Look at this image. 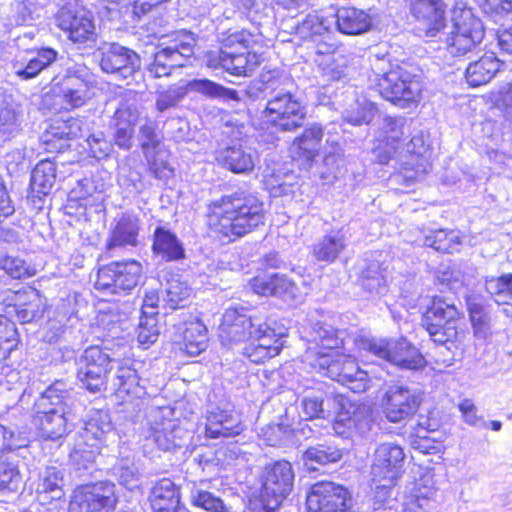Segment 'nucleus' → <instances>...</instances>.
Wrapping results in <instances>:
<instances>
[{
	"mask_svg": "<svg viewBox=\"0 0 512 512\" xmlns=\"http://www.w3.org/2000/svg\"><path fill=\"white\" fill-rule=\"evenodd\" d=\"M249 312L242 306L227 308L220 325V337L223 343L246 342L243 354L253 363H262L280 353L285 334L271 328L266 317Z\"/></svg>",
	"mask_w": 512,
	"mask_h": 512,
	"instance_id": "f257e3e1",
	"label": "nucleus"
},
{
	"mask_svg": "<svg viewBox=\"0 0 512 512\" xmlns=\"http://www.w3.org/2000/svg\"><path fill=\"white\" fill-rule=\"evenodd\" d=\"M264 204L255 195L236 191L212 201L207 207L210 230L229 243L264 225Z\"/></svg>",
	"mask_w": 512,
	"mask_h": 512,
	"instance_id": "f03ea898",
	"label": "nucleus"
},
{
	"mask_svg": "<svg viewBox=\"0 0 512 512\" xmlns=\"http://www.w3.org/2000/svg\"><path fill=\"white\" fill-rule=\"evenodd\" d=\"M71 387L62 380L52 383L35 401L32 423L41 437L58 440L70 431Z\"/></svg>",
	"mask_w": 512,
	"mask_h": 512,
	"instance_id": "7ed1b4c3",
	"label": "nucleus"
},
{
	"mask_svg": "<svg viewBox=\"0 0 512 512\" xmlns=\"http://www.w3.org/2000/svg\"><path fill=\"white\" fill-rule=\"evenodd\" d=\"M380 95L400 108L416 103L421 95L419 77L406 69L396 66L390 68L389 60L376 57L371 64Z\"/></svg>",
	"mask_w": 512,
	"mask_h": 512,
	"instance_id": "20e7f679",
	"label": "nucleus"
},
{
	"mask_svg": "<svg viewBox=\"0 0 512 512\" xmlns=\"http://www.w3.org/2000/svg\"><path fill=\"white\" fill-rule=\"evenodd\" d=\"M195 46L196 38L189 31H179L164 38L151 52L148 73L154 78L171 75L173 70L187 65L194 56Z\"/></svg>",
	"mask_w": 512,
	"mask_h": 512,
	"instance_id": "39448f33",
	"label": "nucleus"
},
{
	"mask_svg": "<svg viewBox=\"0 0 512 512\" xmlns=\"http://www.w3.org/2000/svg\"><path fill=\"white\" fill-rule=\"evenodd\" d=\"M294 471L288 461H277L265 467L261 487L249 501L252 512H275L290 494L294 483Z\"/></svg>",
	"mask_w": 512,
	"mask_h": 512,
	"instance_id": "423d86ee",
	"label": "nucleus"
},
{
	"mask_svg": "<svg viewBox=\"0 0 512 512\" xmlns=\"http://www.w3.org/2000/svg\"><path fill=\"white\" fill-rule=\"evenodd\" d=\"M263 116L278 131L292 132L303 126L307 107L296 89L278 84L268 97Z\"/></svg>",
	"mask_w": 512,
	"mask_h": 512,
	"instance_id": "0eeeda50",
	"label": "nucleus"
},
{
	"mask_svg": "<svg viewBox=\"0 0 512 512\" xmlns=\"http://www.w3.org/2000/svg\"><path fill=\"white\" fill-rule=\"evenodd\" d=\"M358 347L375 357L390 362L402 369L417 370L424 366V358L419 350L406 338L363 337Z\"/></svg>",
	"mask_w": 512,
	"mask_h": 512,
	"instance_id": "6e6552de",
	"label": "nucleus"
},
{
	"mask_svg": "<svg viewBox=\"0 0 512 512\" xmlns=\"http://www.w3.org/2000/svg\"><path fill=\"white\" fill-rule=\"evenodd\" d=\"M459 316L460 313L453 302L435 296L423 315L422 326L435 344L446 345L450 350L458 334Z\"/></svg>",
	"mask_w": 512,
	"mask_h": 512,
	"instance_id": "1a4fd4ad",
	"label": "nucleus"
},
{
	"mask_svg": "<svg viewBox=\"0 0 512 512\" xmlns=\"http://www.w3.org/2000/svg\"><path fill=\"white\" fill-rule=\"evenodd\" d=\"M141 277L142 265L138 261H113L98 269L94 287L105 295H117L134 289Z\"/></svg>",
	"mask_w": 512,
	"mask_h": 512,
	"instance_id": "9d476101",
	"label": "nucleus"
},
{
	"mask_svg": "<svg viewBox=\"0 0 512 512\" xmlns=\"http://www.w3.org/2000/svg\"><path fill=\"white\" fill-rule=\"evenodd\" d=\"M112 360L99 346L86 348L77 362V379L82 387L92 393L104 390Z\"/></svg>",
	"mask_w": 512,
	"mask_h": 512,
	"instance_id": "9b49d317",
	"label": "nucleus"
},
{
	"mask_svg": "<svg viewBox=\"0 0 512 512\" xmlns=\"http://www.w3.org/2000/svg\"><path fill=\"white\" fill-rule=\"evenodd\" d=\"M405 454L401 446L385 442L377 446L373 454L371 475L377 487L391 488L402 473Z\"/></svg>",
	"mask_w": 512,
	"mask_h": 512,
	"instance_id": "f8f14e48",
	"label": "nucleus"
},
{
	"mask_svg": "<svg viewBox=\"0 0 512 512\" xmlns=\"http://www.w3.org/2000/svg\"><path fill=\"white\" fill-rule=\"evenodd\" d=\"M306 505L309 512H348L352 499L342 485L321 481L311 486Z\"/></svg>",
	"mask_w": 512,
	"mask_h": 512,
	"instance_id": "ddd939ff",
	"label": "nucleus"
},
{
	"mask_svg": "<svg viewBox=\"0 0 512 512\" xmlns=\"http://www.w3.org/2000/svg\"><path fill=\"white\" fill-rule=\"evenodd\" d=\"M143 436L146 441L145 446L153 444L160 450L170 451L182 447L189 433L175 420L166 418L163 411L159 410L147 422V426L143 429Z\"/></svg>",
	"mask_w": 512,
	"mask_h": 512,
	"instance_id": "4468645a",
	"label": "nucleus"
},
{
	"mask_svg": "<svg viewBox=\"0 0 512 512\" xmlns=\"http://www.w3.org/2000/svg\"><path fill=\"white\" fill-rule=\"evenodd\" d=\"M384 413L392 423L408 420L418 410L422 402V392L402 384L390 385L385 392Z\"/></svg>",
	"mask_w": 512,
	"mask_h": 512,
	"instance_id": "2eb2a0df",
	"label": "nucleus"
},
{
	"mask_svg": "<svg viewBox=\"0 0 512 512\" xmlns=\"http://www.w3.org/2000/svg\"><path fill=\"white\" fill-rule=\"evenodd\" d=\"M240 414L229 401L210 404L206 410L205 435L209 438L233 437L241 434Z\"/></svg>",
	"mask_w": 512,
	"mask_h": 512,
	"instance_id": "dca6fc26",
	"label": "nucleus"
},
{
	"mask_svg": "<svg viewBox=\"0 0 512 512\" xmlns=\"http://www.w3.org/2000/svg\"><path fill=\"white\" fill-rule=\"evenodd\" d=\"M98 51L101 54L100 67L105 73L126 79L141 68L140 55L118 43L103 42Z\"/></svg>",
	"mask_w": 512,
	"mask_h": 512,
	"instance_id": "f3484780",
	"label": "nucleus"
},
{
	"mask_svg": "<svg viewBox=\"0 0 512 512\" xmlns=\"http://www.w3.org/2000/svg\"><path fill=\"white\" fill-rule=\"evenodd\" d=\"M115 504L114 484L97 483L74 492L69 512H108Z\"/></svg>",
	"mask_w": 512,
	"mask_h": 512,
	"instance_id": "a211bd4d",
	"label": "nucleus"
},
{
	"mask_svg": "<svg viewBox=\"0 0 512 512\" xmlns=\"http://www.w3.org/2000/svg\"><path fill=\"white\" fill-rule=\"evenodd\" d=\"M58 51L51 47L32 48L15 55L11 62L12 73L22 81L36 78L58 59Z\"/></svg>",
	"mask_w": 512,
	"mask_h": 512,
	"instance_id": "6ab92c4d",
	"label": "nucleus"
},
{
	"mask_svg": "<svg viewBox=\"0 0 512 512\" xmlns=\"http://www.w3.org/2000/svg\"><path fill=\"white\" fill-rule=\"evenodd\" d=\"M260 62V55L254 52L236 53L219 49L206 54V65L209 68L222 69L233 76H250Z\"/></svg>",
	"mask_w": 512,
	"mask_h": 512,
	"instance_id": "aec40b11",
	"label": "nucleus"
},
{
	"mask_svg": "<svg viewBox=\"0 0 512 512\" xmlns=\"http://www.w3.org/2000/svg\"><path fill=\"white\" fill-rule=\"evenodd\" d=\"M305 360L317 372L339 383L350 375L349 372H357L358 367L354 357L337 351H318L315 355L309 351L305 355Z\"/></svg>",
	"mask_w": 512,
	"mask_h": 512,
	"instance_id": "412c9836",
	"label": "nucleus"
},
{
	"mask_svg": "<svg viewBox=\"0 0 512 512\" xmlns=\"http://www.w3.org/2000/svg\"><path fill=\"white\" fill-rule=\"evenodd\" d=\"M57 24L59 28L68 33L69 39L75 43L96 40L93 15L84 8L63 7L57 14Z\"/></svg>",
	"mask_w": 512,
	"mask_h": 512,
	"instance_id": "4be33fe9",
	"label": "nucleus"
},
{
	"mask_svg": "<svg viewBox=\"0 0 512 512\" xmlns=\"http://www.w3.org/2000/svg\"><path fill=\"white\" fill-rule=\"evenodd\" d=\"M374 421L372 410L367 405L349 404L343 405L333 422V430L342 437H352L366 435L373 427Z\"/></svg>",
	"mask_w": 512,
	"mask_h": 512,
	"instance_id": "5701e85b",
	"label": "nucleus"
},
{
	"mask_svg": "<svg viewBox=\"0 0 512 512\" xmlns=\"http://www.w3.org/2000/svg\"><path fill=\"white\" fill-rule=\"evenodd\" d=\"M252 290L263 296H276L290 303L301 301L302 294L295 282L286 275H258L250 280Z\"/></svg>",
	"mask_w": 512,
	"mask_h": 512,
	"instance_id": "b1692460",
	"label": "nucleus"
},
{
	"mask_svg": "<svg viewBox=\"0 0 512 512\" xmlns=\"http://www.w3.org/2000/svg\"><path fill=\"white\" fill-rule=\"evenodd\" d=\"M407 119L402 116H386L383 118L379 138L384 143L383 148L377 149V160L381 164H388L396 159L401 148L402 136L408 131Z\"/></svg>",
	"mask_w": 512,
	"mask_h": 512,
	"instance_id": "393cba45",
	"label": "nucleus"
},
{
	"mask_svg": "<svg viewBox=\"0 0 512 512\" xmlns=\"http://www.w3.org/2000/svg\"><path fill=\"white\" fill-rule=\"evenodd\" d=\"M452 33L461 38L473 40L478 46L484 38L485 30L482 21L462 2L456 3L451 10Z\"/></svg>",
	"mask_w": 512,
	"mask_h": 512,
	"instance_id": "a878e982",
	"label": "nucleus"
},
{
	"mask_svg": "<svg viewBox=\"0 0 512 512\" xmlns=\"http://www.w3.org/2000/svg\"><path fill=\"white\" fill-rule=\"evenodd\" d=\"M149 501L153 512H188L180 504L179 488L168 478L160 479L154 484Z\"/></svg>",
	"mask_w": 512,
	"mask_h": 512,
	"instance_id": "bb28decb",
	"label": "nucleus"
},
{
	"mask_svg": "<svg viewBox=\"0 0 512 512\" xmlns=\"http://www.w3.org/2000/svg\"><path fill=\"white\" fill-rule=\"evenodd\" d=\"M56 172V163L50 159L41 160L32 170L28 198L35 206L51 192L56 182Z\"/></svg>",
	"mask_w": 512,
	"mask_h": 512,
	"instance_id": "cd10ccee",
	"label": "nucleus"
},
{
	"mask_svg": "<svg viewBox=\"0 0 512 512\" xmlns=\"http://www.w3.org/2000/svg\"><path fill=\"white\" fill-rule=\"evenodd\" d=\"M323 135V129L318 124L305 128L291 145L290 151L293 158L302 161L305 165L312 163L321 149Z\"/></svg>",
	"mask_w": 512,
	"mask_h": 512,
	"instance_id": "c85d7f7f",
	"label": "nucleus"
},
{
	"mask_svg": "<svg viewBox=\"0 0 512 512\" xmlns=\"http://www.w3.org/2000/svg\"><path fill=\"white\" fill-rule=\"evenodd\" d=\"M113 435V423L110 414L105 410H93L90 412L81 438L90 448H98L100 443Z\"/></svg>",
	"mask_w": 512,
	"mask_h": 512,
	"instance_id": "c756f323",
	"label": "nucleus"
},
{
	"mask_svg": "<svg viewBox=\"0 0 512 512\" xmlns=\"http://www.w3.org/2000/svg\"><path fill=\"white\" fill-rule=\"evenodd\" d=\"M331 20L339 32L346 35H359L367 32L372 26L371 16L364 10L355 7H340Z\"/></svg>",
	"mask_w": 512,
	"mask_h": 512,
	"instance_id": "7c9ffc66",
	"label": "nucleus"
},
{
	"mask_svg": "<svg viewBox=\"0 0 512 512\" xmlns=\"http://www.w3.org/2000/svg\"><path fill=\"white\" fill-rule=\"evenodd\" d=\"M344 335V331L336 330L330 324L317 322L308 332L307 340L310 346L306 354L312 351L315 355L318 351L324 352L323 350L335 352L334 350L343 344Z\"/></svg>",
	"mask_w": 512,
	"mask_h": 512,
	"instance_id": "2f4dec72",
	"label": "nucleus"
},
{
	"mask_svg": "<svg viewBox=\"0 0 512 512\" xmlns=\"http://www.w3.org/2000/svg\"><path fill=\"white\" fill-rule=\"evenodd\" d=\"M137 120L135 110L123 104L115 111L111 127L114 129V144L123 150L132 148V139L134 135V125Z\"/></svg>",
	"mask_w": 512,
	"mask_h": 512,
	"instance_id": "473e14b6",
	"label": "nucleus"
},
{
	"mask_svg": "<svg viewBox=\"0 0 512 512\" xmlns=\"http://www.w3.org/2000/svg\"><path fill=\"white\" fill-rule=\"evenodd\" d=\"M257 153L250 147L233 145L220 152L218 161L236 174L249 173L254 169Z\"/></svg>",
	"mask_w": 512,
	"mask_h": 512,
	"instance_id": "72a5a7b5",
	"label": "nucleus"
},
{
	"mask_svg": "<svg viewBox=\"0 0 512 512\" xmlns=\"http://www.w3.org/2000/svg\"><path fill=\"white\" fill-rule=\"evenodd\" d=\"M140 225L137 216L124 213L111 230L106 248L112 251L117 247L136 246Z\"/></svg>",
	"mask_w": 512,
	"mask_h": 512,
	"instance_id": "f704fd0d",
	"label": "nucleus"
},
{
	"mask_svg": "<svg viewBox=\"0 0 512 512\" xmlns=\"http://www.w3.org/2000/svg\"><path fill=\"white\" fill-rule=\"evenodd\" d=\"M314 61L326 81H340L347 76L349 60L340 51L327 52L319 47Z\"/></svg>",
	"mask_w": 512,
	"mask_h": 512,
	"instance_id": "c9c22d12",
	"label": "nucleus"
},
{
	"mask_svg": "<svg viewBox=\"0 0 512 512\" xmlns=\"http://www.w3.org/2000/svg\"><path fill=\"white\" fill-rule=\"evenodd\" d=\"M501 62L489 53L471 62L465 70V78L471 87H479L489 83L500 70Z\"/></svg>",
	"mask_w": 512,
	"mask_h": 512,
	"instance_id": "e433bc0d",
	"label": "nucleus"
},
{
	"mask_svg": "<svg viewBox=\"0 0 512 512\" xmlns=\"http://www.w3.org/2000/svg\"><path fill=\"white\" fill-rule=\"evenodd\" d=\"M152 250L163 260L178 261L185 258V250L177 236L165 227H157L153 234Z\"/></svg>",
	"mask_w": 512,
	"mask_h": 512,
	"instance_id": "4c0bfd02",
	"label": "nucleus"
},
{
	"mask_svg": "<svg viewBox=\"0 0 512 512\" xmlns=\"http://www.w3.org/2000/svg\"><path fill=\"white\" fill-rule=\"evenodd\" d=\"M21 129V106L12 96L0 95V139L15 137Z\"/></svg>",
	"mask_w": 512,
	"mask_h": 512,
	"instance_id": "58836bf2",
	"label": "nucleus"
},
{
	"mask_svg": "<svg viewBox=\"0 0 512 512\" xmlns=\"http://www.w3.org/2000/svg\"><path fill=\"white\" fill-rule=\"evenodd\" d=\"M347 245L343 229L332 230L324 235L313 247V255L318 261L334 262Z\"/></svg>",
	"mask_w": 512,
	"mask_h": 512,
	"instance_id": "ea45409f",
	"label": "nucleus"
},
{
	"mask_svg": "<svg viewBox=\"0 0 512 512\" xmlns=\"http://www.w3.org/2000/svg\"><path fill=\"white\" fill-rule=\"evenodd\" d=\"M113 370L112 384L117 391L135 396L140 395L139 377L135 369L127 362L113 359L109 374Z\"/></svg>",
	"mask_w": 512,
	"mask_h": 512,
	"instance_id": "a19ab883",
	"label": "nucleus"
},
{
	"mask_svg": "<svg viewBox=\"0 0 512 512\" xmlns=\"http://www.w3.org/2000/svg\"><path fill=\"white\" fill-rule=\"evenodd\" d=\"M187 88L192 92L200 93L209 99L218 100L223 103H229L231 101L240 102L243 100V97L240 96L237 90L227 88L209 79H194L189 81Z\"/></svg>",
	"mask_w": 512,
	"mask_h": 512,
	"instance_id": "79ce46f5",
	"label": "nucleus"
},
{
	"mask_svg": "<svg viewBox=\"0 0 512 512\" xmlns=\"http://www.w3.org/2000/svg\"><path fill=\"white\" fill-rule=\"evenodd\" d=\"M442 6L441 0H411L413 15L432 25L428 29L431 36H434L443 27L444 10Z\"/></svg>",
	"mask_w": 512,
	"mask_h": 512,
	"instance_id": "37998d69",
	"label": "nucleus"
},
{
	"mask_svg": "<svg viewBox=\"0 0 512 512\" xmlns=\"http://www.w3.org/2000/svg\"><path fill=\"white\" fill-rule=\"evenodd\" d=\"M183 350L190 356H197L205 351L208 344L207 328L199 320L185 324L182 332Z\"/></svg>",
	"mask_w": 512,
	"mask_h": 512,
	"instance_id": "c03bdc74",
	"label": "nucleus"
},
{
	"mask_svg": "<svg viewBox=\"0 0 512 512\" xmlns=\"http://www.w3.org/2000/svg\"><path fill=\"white\" fill-rule=\"evenodd\" d=\"M429 145L426 143L424 134L418 133L399 150L396 161L406 170H414L418 166L419 159L424 157Z\"/></svg>",
	"mask_w": 512,
	"mask_h": 512,
	"instance_id": "a18cd8bd",
	"label": "nucleus"
},
{
	"mask_svg": "<svg viewBox=\"0 0 512 512\" xmlns=\"http://www.w3.org/2000/svg\"><path fill=\"white\" fill-rule=\"evenodd\" d=\"M362 286L375 295H383L387 291V266L379 260H371L362 271Z\"/></svg>",
	"mask_w": 512,
	"mask_h": 512,
	"instance_id": "49530a36",
	"label": "nucleus"
},
{
	"mask_svg": "<svg viewBox=\"0 0 512 512\" xmlns=\"http://www.w3.org/2000/svg\"><path fill=\"white\" fill-rule=\"evenodd\" d=\"M342 455V450L334 445L317 444L305 450L303 460L309 470H317V465L336 463Z\"/></svg>",
	"mask_w": 512,
	"mask_h": 512,
	"instance_id": "de8ad7c7",
	"label": "nucleus"
},
{
	"mask_svg": "<svg viewBox=\"0 0 512 512\" xmlns=\"http://www.w3.org/2000/svg\"><path fill=\"white\" fill-rule=\"evenodd\" d=\"M64 470L57 466H48L39 476L37 493L50 494L51 499H60L64 496Z\"/></svg>",
	"mask_w": 512,
	"mask_h": 512,
	"instance_id": "09e8293b",
	"label": "nucleus"
},
{
	"mask_svg": "<svg viewBox=\"0 0 512 512\" xmlns=\"http://www.w3.org/2000/svg\"><path fill=\"white\" fill-rule=\"evenodd\" d=\"M83 132V122L74 117L67 119H55L46 132L44 133V141L51 142L53 140L74 139L80 137Z\"/></svg>",
	"mask_w": 512,
	"mask_h": 512,
	"instance_id": "8fccbe9b",
	"label": "nucleus"
},
{
	"mask_svg": "<svg viewBox=\"0 0 512 512\" xmlns=\"http://www.w3.org/2000/svg\"><path fill=\"white\" fill-rule=\"evenodd\" d=\"M461 244L459 232L454 230H429L424 235L423 245L442 253H454Z\"/></svg>",
	"mask_w": 512,
	"mask_h": 512,
	"instance_id": "3c124183",
	"label": "nucleus"
},
{
	"mask_svg": "<svg viewBox=\"0 0 512 512\" xmlns=\"http://www.w3.org/2000/svg\"><path fill=\"white\" fill-rule=\"evenodd\" d=\"M428 482V477H423L416 483L413 493L403 503L404 512H427L431 508L436 490Z\"/></svg>",
	"mask_w": 512,
	"mask_h": 512,
	"instance_id": "603ef678",
	"label": "nucleus"
},
{
	"mask_svg": "<svg viewBox=\"0 0 512 512\" xmlns=\"http://www.w3.org/2000/svg\"><path fill=\"white\" fill-rule=\"evenodd\" d=\"M95 80L91 70L80 64H75L68 69L66 77L63 79L61 89L83 90V92H90Z\"/></svg>",
	"mask_w": 512,
	"mask_h": 512,
	"instance_id": "864d4df0",
	"label": "nucleus"
},
{
	"mask_svg": "<svg viewBox=\"0 0 512 512\" xmlns=\"http://www.w3.org/2000/svg\"><path fill=\"white\" fill-rule=\"evenodd\" d=\"M26 295L27 298L24 303L14 308V314L22 323H30L40 319L45 311V304L37 292L30 291Z\"/></svg>",
	"mask_w": 512,
	"mask_h": 512,
	"instance_id": "5fc2aeb1",
	"label": "nucleus"
},
{
	"mask_svg": "<svg viewBox=\"0 0 512 512\" xmlns=\"http://www.w3.org/2000/svg\"><path fill=\"white\" fill-rule=\"evenodd\" d=\"M331 24V20L322 18L316 12L309 13L297 25L296 34L302 39H308L328 31Z\"/></svg>",
	"mask_w": 512,
	"mask_h": 512,
	"instance_id": "6e6d98bb",
	"label": "nucleus"
},
{
	"mask_svg": "<svg viewBox=\"0 0 512 512\" xmlns=\"http://www.w3.org/2000/svg\"><path fill=\"white\" fill-rule=\"evenodd\" d=\"M144 156L148 162L149 171L156 179L166 182L174 176V168L168 162L165 151L158 149Z\"/></svg>",
	"mask_w": 512,
	"mask_h": 512,
	"instance_id": "4d7b16f0",
	"label": "nucleus"
},
{
	"mask_svg": "<svg viewBox=\"0 0 512 512\" xmlns=\"http://www.w3.org/2000/svg\"><path fill=\"white\" fill-rule=\"evenodd\" d=\"M18 345L15 323L0 315V357L6 359Z\"/></svg>",
	"mask_w": 512,
	"mask_h": 512,
	"instance_id": "13d9d810",
	"label": "nucleus"
},
{
	"mask_svg": "<svg viewBox=\"0 0 512 512\" xmlns=\"http://www.w3.org/2000/svg\"><path fill=\"white\" fill-rule=\"evenodd\" d=\"M278 86V81L273 79L270 72L261 74L260 78L251 81L243 90L244 95L251 101H257L269 97L270 93Z\"/></svg>",
	"mask_w": 512,
	"mask_h": 512,
	"instance_id": "bf43d9fd",
	"label": "nucleus"
},
{
	"mask_svg": "<svg viewBox=\"0 0 512 512\" xmlns=\"http://www.w3.org/2000/svg\"><path fill=\"white\" fill-rule=\"evenodd\" d=\"M376 112L374 103L362 99L357 100L355 106L345 112L344 118L353 125L369 124Z\"/></svg>",
	"mask_w": 512,
	"mask_h": 512,
	"instance_id": "052dcab7",
	"label": "nucleus"
},
{
	"mask_svg": "<svg viewBox=\"0 0 512 512\" xmlns=\"http://www.w3.org/2000/svg\"><path fill=\"white\" fill-rule=\"evenodd\" d=\"M114 475L121 485L132 490L138 486L139 473L135 463L128 458L121 459L113 468Z\"/></svg>",
	"mask_w": 512,
	"mask_h": 512,
	"instance_id": "680f3d73",
	"label": "nucleus"
},
{
	"mask_svg": "<svg viewBox=\"0 0 512 512\" xmlns=\"http://www.w3.org/2000/svg\"><path fill=\"white\" fill-rule=\"evenodd\" d=\"M0 269L13 279L26 278L34 273L25 260L11 255L0 256Z\"/></svg>",
	"mask_w": 512,
	"mask_h": 512,
	"instance_id": "e2e57ef3",
	"label": "nucleus"
},
{
	"mask_svg": "<svg viewBox=\"0 0 512 512\" xmlns=\"http://www.w3.org/2000/svg\"><path fill=\"white\" fill-rule=\"evenodd\" d=\"M191 289L183 282L172 280L166 287V304L171 309L185 306V301L190 297Z\"/></svg>",
	"mask_w": 512,
	"mask_h": 512,
	"instance_id": "0e129e2a",
	"label": "nucleus"
},
{
	"mask_svg": "<svg viewBox=\"0 0 512 512\" xmlns=\"http://www.w3.org/2000/svg\"><path fill=\"white\" fill-rule=\"evenodd\" d=\"M137 339L141 345L153 344L160 333L157 319L154 316L141 315L136 329Z\"/></svg>",
	"mask_w": 512,
	"mask_h": 512,
	"instance_id": "69168bd1",
	"label": "nucleus"
},
{
	"mask_svg": "<svg viewBox=\"0 0 512 512\" xmlns=\"http://www.w3.org/2000/svg\"><path fill=\"white\" fill-rule=\"evenodd\" d=\"M191 502L193 505L210 512H224L225 505L221 498L213 493L195 488L191 491Z\"/></svg>",
	"mask_w": 512,
	"mask_h": 512,
	"instance_id": "338daca9",
	"label": "nucleus"
},
{
	"mask_svg": "<svg viewBox=\"0 0 512 512\" xmlns=\"http://www.w3.org/2000/svg\"><path fill=\"white\" fill-rule=\"evenodd\" d=\"M138 138L144 155H149V152L159 149L161 139L154 122L146 121L141 125Z\"/></svg>",
	"mask_w": 512,
	"mask_h": 512,
	"instance_id": "774afa93",
	"label": "nucleus"
}]
</instances>
